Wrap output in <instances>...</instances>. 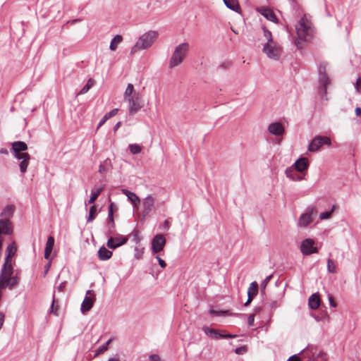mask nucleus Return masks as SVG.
I'll return each instance as SVG.
<instances>
[{
    "instance_id": "0eeeda50",
    "label": "nucleus",
    "mask_w": 361,
    "mask_h": 361,
    "mask_svg": "<svg viewBox=\"0 0 361 361\" xmlns=\"http://www.w3.org/2000/svg\"><path fill=\"white\" fill-rule=\"evenodd\" d=\"M202 331L204 332V334L207 336L210 337L212 339H215V340H219L221 338H233L235 337V335H232L230 334L220 333L218 331H216V329L206 326H203Z\"/></svg>"
},
{
    "instance_id": "7ed1b4c3",
    "label": "nucleus",
    "mask_w": 361,
    "mask_h": 361,
    "mask_svg": "<svg viewBox=\"0 0 361 361\" xmlns=\"http://www.w3.org/2000/svg\"><path fill=\"white\" fill-rule=\"evenodd\" d=\"M158 33L156 31L149 30L142 35L135 45L131 49V54L140 50L146 49L150 47L157 38Z\"/></svg>"
},
{
    "instance_id": "ea45409f",
    "label": "nucleus",
    "mask_w": 361,
    "mask_h": 361,
    "mask_svg": "<svg viewBox=\"0 0 361 361\" xmlns=\"http://www.w3.org/2000/svg\"><path fill=\"white\" fill-rule=\"evenodd\" d=\"M11 257L8 255H7L6 254V257H5V260H4V263L2 266V268H1V271H7L8 270V266L9 265H12L11 262Z\"/></svg>"
},
{
    "instance_id": "864d4df0",
    "label": "nucleus",
    "mask_w": 361,
    "mask_h": 361,
    "mask_svg": "<svg viewBox=\"0 0 361 361\" xmlns=\"http://www.w3.org/2000/svg\"><path fill=\"white\" fill-rule=\"evenodd\" d=\"M135 257L137 259H140L142 257V255L143 254V248L139 249L138 247H135Z\"/></svg>"
},
{
    "instance_id": "a878e982",
    "label": "nucleus",
    "mask_w": 361,
    "mask_h": 361,
    "mask_svg": "<svg viewBox=\"0 0 361 361\" xmlns=\"http://www.w3.org/2000/svg\"><path fill=\"white\" fill-rule=\"evenodd\" d=\"M308 305L310 309L316 310L320 305V298L318 293H313L309 298Z\"/></svg>"
},
{
    "instance_id": "e2e57ef3",
    "label": "nucleus",
    "mask_w": 361,
    "mask_h": 361,
    "mask_svg": "<svg viewBox=\"0 0 361 361\" xmlns=\"http://www.w3.org/2000/svg\"><path fill=\"white\" fill-rule=\"evenodd\" d=\"M287 361H301L300 358L299 357L298 355L295 354L292 356H290Z\"/></svg>"
},
{
    "instance_id": "412c9836",
    "label": "nucleus",
    "mask_w": 361,
    "mask_h": 361,
    "mask_svg": "<svg viewBox=\"0 0 361 361\" xmlns=\"http://www.w3.org/2000/svg\"><path fill=\"white\" fill-rule=\"evenodd\" d=\"M115 204L114 202H111L109 205V209H108V217L106 219V223L109 226V232L111 233V229H114L115 228V223L114 220V207Z\"/></svg>"
},
{
    "instance_id": "6e6552de",
    "label": "nucleus",
    "mask_w": 361,
    "mask_h": 361,
    "mask_svg": "<svg viewBox=\"0 0 361 361\" xmlns=\"http://www.w3.org/2000/svg\"><path fill=\"white\" fill-rule=\"evenodd\" d=\"M15 158L18 160H21L19 164L20 171L22 173H25L27 171V166L29 165L30 156L26 152H11Z\"/></svg>"
},
{
    "instance_id": "423d86ee",
    "label": "nucleus",
    "mask_w": 361,
    "mask_h": 361,
    "mask_svg": "<svg viewBox=\"0 0 361 361\" xmlns=\"http://www.w3.org/2000/svg\"><path fill=\"white\" fill-rule=\"evenodd\" d=\"M316 215L317 210L314 207H307L305 212L300 215L298 225L300 227L307 226L313 221L314 216Z\"/></svg>"
},
{
    "instance_id": "393cba45",
    "label": "nucleus",
    "mask_w": 361,
    "mask_h": 361,
    "mask_svg": "<svg viewBox=\"0 0 361 361\" xmlns=\"http://www.w3.org/2000/svg\"><path fill=\"white\" fill-rule=\"evenodd\" d=\"M27 149V145L23 141H16L12 143L11 152H22Z\"/></svg>"
},
{
    "instance_id": "0e129e2a",
    "label": "nucleus",
    "mask_w": 361,
    "mask_h": 361,
    "mask_svg": "<svg viewBox=\"0 0 361 361\" xmlns=\"http://www.w3.org/2000/svg\"><path fill=\"white\" fill-rule=\"evenodd\" d=\"M329 304L331 307H336V302L334 301V298H332L331 295H329Z\"/></svg>"
},
{
    "instance_id": "473e14b6",
    "label": "nucleus",
    "mask_w": 361,
    "mask_h": 361,
    "mask_svg": "<svg viewBox=\"0 0 361 361\" xmlns=\"http://www.w3.org/2000/svg\"><path fill=\"white\" fill-rule=\"evenodd\" d=\"M123 37L120 35H116L111 41L109 49L111 51L116 49V45L122 42Z\"/></svg>"
},
{
    "instance_id": "f3484780",
    "label": "nucleus",
    "mask_w": 361,
    "mask_h": 361,
    "mask_svg": "<svg viewBox=\"0 0 361 361\" xmlns=\"http://www.w3.org/2000/svg\"><path fill=\"white\" fill-rule=\"evenodd\" d=\"M257 11L263 16L266 19L273 23H278V18L274 11L267 7H260L257 8Z\"/></svg>"
},
{
    "instance_id": "58836bf2",
    "label": "nucleus",
    "mask_w": 361,
    "mask_h": 361,
    "mask_svg": "<svg viewBox=\"0 0 361 361\" xmlns=\"http://www.w3.org/2000/svg\"><path fill=\"white\" fill-rule=\"evenodd\" d=\"M111 342V339H109L106 343H104L103 345L99 346L97 350H96V355H99L101 353H104L106 350H107L109 344Z\"/></svg>"
},
{
    "instance_id": "4d7b16f0",
    "label": "nucleus",
    "mask_w": 361,
    "mask_h": 361,
    "mask_svg": "<svg viewBox=\"0 0 361 361\" xmlns=\"http://www.w3.org/2000/svg\"><path fill=\"white\" fill-rule=\"evenodd\" d=\"M149 361H162L161 357L157 354H152L149 356Z\"/></svg>"
},
{
    "instance_id": "052dcab7",
    "label": "nucleus",
    "mask_w": 361,
    "mask_h": 361,
    "mask_svg": "<svg viewBox=\"0 0 361 361\" xmlns=\"http://www.w3.org/2000/svg\"><path fill=\"white\" fill-rule=\"evenodd\" d=\"M66 286V282L63 281L57 287V290L59 292H63L65 290Z\"/></svg>"
},
{
    "instance_id": "3c124183",
    "label": "nucleus",
    "mask_w": 361,
    "mask_h": 361,
    "mask_svg": "<svg viewBox=\"0 0 361 361\" xmlns=\"http://www.w3.org/2000/svg\"><path fill=\"white\" fill-rule=\"evenodd\" d=\"M11 290L13 289L19 283V279L17 276H13L11 275Z\"/></svg>"
},
{
    "instance_id": "8fccbe9b",
    "label": "nucleus",
    "mask_w": 361,
    "mask_h": 361,
    "mask_svg": "<svg viewBox=\"0 0 361 361\" xmlns=\"http://www.w3.org/2000/svg\"><path fill=\"white\" fill-rule=\"evenodd\" d=\"M131 235L133 236V240L136 243H139L141 240V238L139 235V231L136 229H134L132 233H131Z\"/></svg>"
},
{
    "instance_id": "1a4fd4ad",
    "label": "nucleus",
    "mask_w": 361,
    "mask_h": 361,
    "mask_svg": "<svg viewBox=\"0 0 361 361\" xmlns=\"http://www.w3.org/2000/svg\"><path fill=\"white\" fill-rule=\"evenodd\" d=\"M300 250L304 255H310L318 252L317 248L314 246V241L311 238H306L302 241Z\"/></svg>"
},
{
    "instance_id": "4be33fe9",
    "label": "nucleus",
    "mask_w": 361,
    "mask_h": 361,
    "mask_svg": "<svg viewBox=\"0 0 361 361\" xmlns=\"http://www.w3.org/2000/svg\"><path fill=\"white\" fill-rule=\"evenodd\" d=\"M122 192L128 197V200L131 202L133 207H137L140 202L139 197L133 192L129 191L126 189H123Z\"/></svg>"
},
{
    "instance_id": "c85d7f7f",
    "label": "nucleus",
    "mask_w": 361,
    "mask_h": 361,
    "mask_svg": "<svg viewBox=\"0 0 361 361\" xmlns=\"http://www.w3.org/2000/svg\"><path fill=\"white\" fill-rule=\"evenodd\" d=\"M285 173L287 178H290L293 181H300L302 179V177L299 175L297 171L293 168L286 169L285 171Z\"/></svg>"
},
{
    "instance_id": "c756f323",
    "label": "nucleus",
    "mask_w": 361,
    "mask_h": 361,
    "mask_svg": "<svg viewBox=\"0 0 361 361\" xmlns=\"http://www.w3.org/2000/svg\"><path fill=\"white\" fill-rule=\"evenodd\" d=\"M118 112V109L115 108L111 110L109 112L106 113L102 118L99 122L97 128H99L101 126H102L106 121H108L111 117L116 116L117 113Z\"/></svg>"
},
{
    "instance_id": "b1692460",
    "label": "nucleus",
    "mask_w": 361,
    "mask_h": 361,
    "mask_svg": "<svg viewBox=\"0 0 361 361\" xmlns=\"http://www.w3.org/2000/svg\"><path fill=\"white\" fill-rule=\"evenodd\" d=\"M15 211V207L13 204L6 205L1 213L0 214V216L2 218L1 219H8L13 216V212Z\"/></svg>"
},
{
    "instance_id": "6e6d98bb",
    "label": "nucleus",
    "mask_w": 361,
    "mask_h": 361,
    "mask_svg": "<svg viewBox=\"0 0 361 361\" xmlns=\"http://www.w3.org/2000/svg\"><path fill=\"white\" fill-rule=\"evenodd\" d=\"M355 88L358 93H361V77H359L355 84Z\"/></svg>"
},
{
    "instance_id": "f257e3e1",
    "label": "nucleus",
    "mask_w": 361,
    "mask_h": 361,
    "mask_svg": "<svg viewBox=\"0 0 361 361\" xmlns=\"http://www.w3.org/2000/svg\"><path fill=\"white\" fill-rule=\"evenodd\" d=\"M297 37L294 39V44L297 49L301 50L302 43L310 42L314 36V27L312 21L305 14L295 25Z\"/></svg>"
},
{
    "instance_id": "13d9d810",
    "label": "nucleus",
    "mask_w": 361,
    "mask_h": 361,
    "mask_svg": "<svg viewBox=\"0 0 361 361\" xmlns=\"http://www.w3.org/2000/svg\"><path fill=\"white\" fill-rule=\"evenodd\" d=\"M255 321V314H250L247 317V324L250 326H252L254 325Z\"/></svg>"
},
{
    "instance_id": "f03ea898",
    "label": "nucleus",
    "mask_w": 361,
    "mask_h": 361,
    "mask_svg": "<svg viewBox=\"0 0 361 361\" xmlns=\"http://www.w3.org/2000/svg\"><path fill=\"white\" fill-rule=\"evenodd\" d=\"M329 66V63L322 61L318 66V82H319V93L322 99H327L326 98V89L328 85L330 84V78L327 74V70Z\"/></svg>"
},
{
    "instance_id": "dca6fc26",
    "label": "nucleus",
    "mask_w": 361,
    "mask_h": 361,
    "mask_svg": "<svg viewBox=\"0 0 361 361\" xmlns=\"http://www.w3.org/2000/svg\"><path fill=\"white\" fill-rule=\"evenodd\" d=\"M308 159L307 158L303 157H301L299 159H298L292 166V168H294V169L296 171L300 173L305 171L308 169Z\"/></svg>"
},
{
    "instance_id": "79ce46f5",
    "label": "nucleus",
    "mask_w": 361,
    "mask_h": 361,
    "mask_svg": "<svg viewBox=\"0 0 361 361\" xmlns=\"http://www.w3.org/2000/svg\"><path fill=\"white\" fill-rule=\"evenodd\" d=\"M334 207H335V206L334 205L331 210L322 212L319 214V219L322 220H326V219H330L331 216V214L334 212Z\"/></svg>"
},
{
    "instance_id": "4468645a",
    "label": "nucleus",
    "mask_w": 361,
    "mask_h": 361,
    "mask_svg": "<svg viewBox=\"0 0 361 361\" xmlns=\"http://www.w3.org/2000/svg\"><path fill=\"white\" fill-rule=\"evenodd\" d=\"M273 43H266L263 47V52L270 59L277 60L279 59L278 49L275 46L272 45Z\"/></svg>"
},
{
    "instance_id": "a19ab883",
    "label": "nucleus",
    "mask_w": 361,
    "mask_h": 361,
    "mask_svg": "<svg viewBox=\"0 0 361 361\" xmlns=\"http://www.w3.org/2000/svg\"><path fill=\"white\" fill-rule=\"evenodd\" d=\"M128 147H129L130 152L133 154H139L142 150L141 147L137 144H130V145H129Z\"/></svg>"
},
{
    "instance_id": "c03bdc74",
    "label": "nucleus",
    "mask_w": 361,
    "mask_h": 361,
    "mask_svg": "<svg viewBox=\"0 0 361 361\" xmlns=\"http://www.w3.org/2000/svg\"><path fill=\"white\" fill-rule=\"evenodd\" d=\"M316 137L319 140L321 146L324 145H328V146L331 145V140L329 137H328L326 136H316Z\"/></svg>"
},
{
    "instance_id": "de8ad7c7",
    "label": "nucleus",
    "mask_w": 361,
    "mask_h": 361,
    "mask_svg": "<svg viewBox=\"0 0 361 361\" xmlns=\"http://www.w3.org/2000/svg\"><path fill=\"white\" fill-rule=\"evenodd\" d=\"M264 35L267 39V43H274L271 32L267 30L265 27H263Z\"/></svg>"
},
{
    "instance_id": "ddd939ff",
    "label": "nucleus",
    "mask_w": 361,
    "mask_h": 361,
    "mask_svg": "<svg viewBox=\"0 0 361 361\" xmlns=\"http://www.w3.org/2000/svg\"><path fill=\"white\" fill-rule=\"evenodd\" d=\"M259 291V285L257 281H253L250 284V286L247 289V300L245 302L244 306H249L255 297L257 295Z\"/></svg>"
},
{
    "instance_id": "e433bc0d",
    "label": "nucleus",
    "mask_w": 361,
    "mask_h": 361,
    "mask_svg": "<svg viewBox=\"0 0 361 361\" xmlns=\"http://www.w3.org/2000/svg\"><path fill=\"white\" fill-rule=\"evenodd\" d=\"M16 251H17L16 246L14 243H12L7 246L6 250V254L7 255H9V256L13 257L15 255Z\"/></svg>"
},
{
    "instance_id": "2eb2a0df",
    "label": "nucleus",
    "mask_w": 361,
    "mask_h": 361,
    "mask_svg": "<svg viewBox=\"0 0 361 361\" xmlns=\"http://www.w3.org/2000/svg\"><path fill=\"white\" fill-rule=\"evenodd\" d=\"M154 205V199L151 195L146 197L142 202L143 211L142 214L144 216L149 215V214L153 210Z\"/></svg>"
},
{
    "instance_id": "774afa93",
    "label": "nucleus",
    "mask_w": 361,
    "mask_h": 361,
    "mask_svg": "<svg viewBox=\"0 0 361 361\" xmlns=\"http://www.w3.org/2000/svg\"><path fill=\"white\" fill-rule=\"evenodd\" d=\"M108 361H119L118 358L116 357H110Z\"/></svg>"
},
{
    "instance_id": "f8f14e48",
    "label": "nucleus",
    "mask_w": 361,
    "mask_h": 361,
    "mask_svg": "<svg viewBox=\"0 0 361 361\" xmlns=\"http://www.w3.org/2000/svg\"><path fill=\"white\" fill-rule=\"evenodd\" d=\"M7 271H1L0 274V289H5L7 287L11 290V275L13 273V268L12 265L8 266Z\"/></svg>"
},
{
    "instance_id": "09e8293b",
    "label": "nucleus",
    "mask_w": 361,
    "mask_h": 361,
    "mask_svg": "<svg viewBox=\"0 0 361 361\" xmlns=\"http://www.w3.org/2000/svg\"><path fill=\"white\" fill-rule=\"evenodd\" d=\"M316 361H327V355L322 350H320L315 357Z\"/></svg>"
},
{
    "instance_id": "5701e85b",
    "label": "nucleus",
    "mask_w": 361,
    "mask_h": 361,
    "mask_svg": "<svg viewBox=\"0 0 361 361\" xmlns=\"http://www.w3.org/2000/svg\"><path fill=\"white\" fill-rule=\"evenodd\" d=\"M54 242V238L52 235H49L47 238V241L44 249V258L46 259H49L50 255L53 250Z\"/></svg>"
},
{
    "instance_id": "f704fd0d",
    "label": "nucleus",
    "mask_w": 361,
    "mask_h": 361,
    "mask_svg": "<svg viewBox=\"0 0 361 361\" xmlns=\"http://www.w3.org/2000/svg\"><path fill=\"white\" fill-rule=\"evenodd\" d=\"M109 168H111V160L106 159L103 164H100V165L99 166V172L103 173L108 171Z\"/></svg>"
},
{
    "instance_id": "9b49d317",
    "label": "nucleus",
    "mask_w": 361,
    "mask_h": 361,
    "mask_svg": "<svg viewBox=\"0 0 361 361\" xmlns=\"http://www.w3.org/2000/svg\"><path fill=\"white\" fill-rule=\"evenodd\" d=\"M166 245V239L162 234L156 235L152 240V252L157 254L163 250Z\"/></svg>"
},
{
    "instance_id": "9d476101",
    "label": "nucleus",
    "mask_w": 361,
    "mask_h": 361,
    "mask_svg": "<svg viewBox=\"0 0 361 361\" xmlns=\"http://www.w3.org/2000/svg\"><path fill=\"white\" fill-rule=\"evenodd\" d=\"M128 237L122 235H118L116 237H109L106 245L109 249L115 250L117 247L125 245L128 242Z\"/></svg>"
},
{
    "instance_id": "c9c22d12",
    "label": "nucleus",
    "mask_w": 361,
    "mask_h": 361,
    "mask_svg": "<svg viewBox=\"0 0 361 361\" xmlns=\"http://www.w3.org/2000/svg\"><path fill=\"white\" fill-rule=\"evenodd\" d=\"M94 83V81L92 79V78H90L86 85L83 86V87L80 90L79 94H85L87 93L89 90L93 86Z\"/></svg>"
},
{
    "instance_id": "49530a36",
    "label": "nucleus",
    "mask_w": 361,
    "mask_h": 361,
    "mask_svg": "<svg viewBox=\"0 0 361 361\" xmlns=\"http://www.w3.org/2000/svg\"><path fill=\"white\" fill-rule=\"evenodd\" d=\"M327 270L329 273H335L336 271V265L331 259H327Z\"/></svg>"
},
{
    "instance_id": "aec40b11",
    "label": "nucleus",
    "mask_w": 361,
    "mask_h": 361,
    "mask_svg": "<svg viewBox=\"0 0 361 361\" xmlns=\"http://www.w3.org/2000/svg\"><path fill=\"white\" fill-rule=\"evenodd\" d=\"M92 290H87V294L90 293ZM94 303V298L92 297H88L87 295H85V299L83 300L81 307H80V311L82 314H85L88 311H90Z\"/></svg>"
},
{
    "instance_id": "4c0bfd02",
    "label": "nucleus",
    "mask_w": 361,
    "mask_h": 361,
    "mask_svg": "<svg viewBox=\"0 0 361 361\" xmlns=\"http://www.w3.org/2000/svg\"><path fill=\"white\" fill-rule=\"evenodd\" d=\"M97 215V207L96 205H92L90 207V212H89V216L87 219V222H90L93 221Z\"/></svg>"
},
{
    "instance_id": "7c9ffc66",
    "label": "nucleus",
    "mask_w": 361,
    "mask_h": 361,
    "mask_svg": "<svg viewBox=\"0 0 361 361\" xmlns=\"http://www.w3.org/2000/svg\"><path fill=\"white\" fill-rule=\"evenodd\" d=\"M320 142L317 137H314L308 145V150L312 152L318 151L321 147Z\"/></svg>"
},
{
    "instance_id": "bf43d9fd",
    "label": "nucleus",
    "mask_w": 361,
    "mask_h": 361,
    "mask_svg": "<svg viewBox=\"0 0 361 361\" xmlns=\"http://www.w3.org/2000/svg\"><path fill=\"white\" fill-rule=\"evenodd\" d=\"M156 259H157L159 264L161 268L164 269L166 267V263L161 257L156 256Z\"/></svg>"
},
{
    "instance_id": "6ab92c4d",
    "label": "nucleus",
    "mask_w": 361,
    "mask_h": 361,
    "mask_svg": "<svg viewBox=\"0 0 361 361\" xmlns=\"http://www.w3.org/2000/svg\"><path fill=\"white\" fill-rule=\"evenodd\" d=\"M268 131L271 135L275 136H280L284 133V128L279 122H274L269 124L268 126Z\"/></svg>"
},
{
    "instance_id": "a18cd8bd",
    "label": "nucleus",
    "mask_w": 361,
    "mask_h": 361,
    "mask_svg": "<svg viewBox=\"0 0 361 361\" xmlns=\"http://www.w3.org/2000/svg\"><path fill=\"white\" fill-rule=\"evenodd\" d=\"M272 277H273L272 275H269V276H267L264 279V281L262 282V283H261V294H264L265 288H266V287L267 286V283L271 281Z\"/></svg>"
},
{
    "instance_id": "603ef678",
    "label": "nucleus",
    "mask_w": 361,
    "mask_h": 361,
    "mask_svg": "<svg viewBox=\"0 0 361 361\" xmlns=\"http://www.w3.org/2000/svg\"><path fill=\"white\" fill-rule=\"evenodd\" d=\"M210 314L215 316H224L226 313V311L220 310H210L209 311Z\"/></svg>"
},
{
    "instance_id": "680f3d73",
    "label": "nucleus",
    "mask_w": 361,
    "mask_h": 361,
    "mask_svg": "<svg viewBox=\"0 0 361 361\" xmlns=\"http://www.w3.org/2000/svg\"><path fill=\"white\" fill-rule=\"evenodd\" d=\"M4 320H5V314L4 312H0V330L3 327Z\"/></svg>"
},
{
    "instance_id": "5fc2aeb1",
    "label": "nucleus",
    "mask_w": 361,
    "mask_h": 361,
    "mask_svg": "<svg viewBox=\"0 0 361 361\" xmlns=\"http://www.w3.org/2000/svg\"><path fill=\"white\" fill-rule=\"evenodd\" d=\"M246 350H247L246 346L243 345V346H240V347L235 348V353L237 355H242V354L245 353L246 352Z\"/></svg>"
},
{
    "instance_id": "a211bd4d",
    "label": "nucleus",
    "mask_w": 361,
    "mask_h": 361,
    "mask_svg": "<svg viewBox=\"0 0 361 361\" xmlns=\"http://www.w3.org/2000/svg\"><path fill=\"white\" fill-rule=\"evenodd\" d=\"M13 233L12 223L8 219H0V235H9Z\"/></svg>"
},
{
    "instance_id": "2f4dec72",
    "label": "nucleus",
    "mask_w": 361,
    "mask_h": 361,
    "mask_svg": "<svg viewBox=\"0 0 361 361\" xmlns=\"http://www.w3.org/2000/svg\"><path fill=\"white\" fill-rule=\"evenodd\" d=\"M104 187H100L97 188L96 190H92L90 193V200H88V204H92L100 195L102 191L103 190Z\"/></svg>"
},
{
    "instance_id": "bb28decb",
    "label": "nucleus",
    "mask_w": 361,
    "mask_h": 361,
    "mask_svg": "<svg viewBox=\"0 0 361 361\" xmlns=\"http://www.w3.org/2000/svg\"><path fill=\"white\" fill-rule=\"evenodd\" d=\"M98 257L102 261H106L109 259L113 253L109 249L105 247L104 246H102L98 250Z\"/></svg>"
},
{
    "instance_id": "39448f33",
    "label": "nucleus",
    "mask_w": 361,
    "mask_h": 361,
    "mask_svg": "<svg viewBox=\"0 0 361 361\" xmlns=\"http://www.w3.org/2000/svg\"><path fill=\"white\" fill-rule=\"evenodd\" d=\"M124 100L128 103L129 114L133 116L136 114L144 105L140 94H134L133 97H130Z\"/></svg>"
},
{
    "instance_id": "37998d69",
    "label": "nucleus",
    "mask_w": 361,
    "mask_h": 361,
    "mask_svg": "<svg viewBox=\"0 0 361 361\" xmlns=\"http://www.w3.org/2000/svg\"><path fill=\"white\" fill-rule=\"evenodd\" d=\"M266 305L270 311H274L280 306V300H272Z\"/></svg>"
},
{
    "instance_id": "338daca9",
    "label": "nucleus",
    "mask_w": 361,
    "mask_h": 361,
    "mask_svg": "<svg viewBox=\"0 0 361 361\" xmlns=\"http://www.w3.org/2000/svg\"><path fill=\"white\" fill-rule=\"evenodd\" d=\"M228 65H229V63H223L220 65V67L225 69L228 67Z\"/></svg>"
},
{
    "instance_id": "72a5a7b5",
    "label": "nucleus",
    "mask_w": 361,
    "mask_h": 361,
    "mask_svg": "<svg viewBox=\"0 0 361 361\" xmlns=\"http://www.w3.org/2000/svg\"><path fill=\"white\" fill-rule=\"evenodd\" d=\"M134 94L138 93L135 91L133 85L131 83H128L124 92V99L129 98L130 97H133Z\"/></svg>"
},
{
    "instance_id": "cd10ccee",
    "label": "nucleus",
    "mask_w": 361,
    "mask_h": 361,
    "mask_svg": "<svg viewBox=\"0 0 361 361\" xmlns=\"http://www.w3.org/2000/svg\"><path fill=\"white\" fill-rule=\"evenodd\" d=\"M225 6L236 13H240L241 11L240 6L238 0H223Z\"/></svg>"
},
{
    "instance_id": "20e7f679",
    "label": "nucleus",
    "mask_w": 361,
    "mask_h": 361,
    "mask_svg": "<svg viewBox=\"0 0 361 361\" xmlns=\"http://www.w3.org/2000/svg\"><path fill=\"white\" fill-rule=\"evenodd\" d=\"M189 50V44L183 42L176 47L175 50L170 58L169 66L173 68L179 66L184 60Z\"/></svg>"
},
{
    "instance_id": "69168bd1",
    "label": "nucleus",
    "mask_w": 361,
    "mask_h": 361,
    "mask_svg": "<svg viewBox=\"0 0 361 361\" xmlns=\"http://www.w3.org/2000/svg\"><path fill=\"white\" fill-rule=\"evenodd\" d=\"M355 113L356 116H361V108L360 107H356L355 110Z\"/></svg>"
}]
</instances>
